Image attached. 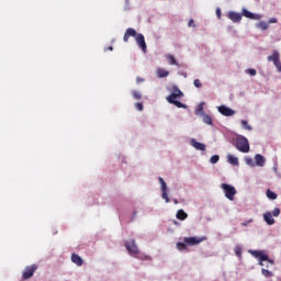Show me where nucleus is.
I'll list each match as a JSON object with an SVG mask.
<instances>
[{
	"instance_id": "nucleus-1",
	"label": "nucleus",
	"mask_w": 281,
	"mask_h": 281,
	"mask_svg": "<svg viewBox=\"0 0 281 281\" xmlns=\"http://www.w3.org/2000/svg\"><path fill=\"white\" fill-rule=\"evenodd\" d=\"M131 36L132 38H135L136 45H138L139 49L146 54V52H148V46L146 45V38L144 37V34L137 33L135 29L130 27L125 31L123 36L124 43H128V38H131Z\"/></svg>"
},
{
	"instance_id": "nucleus-2",
	"label": "nucleus",
	"mask_w": 281,
	"mask_h": 281,
	"mask_svg": "<svg viewBox=\"0 0 281 281\" xmlns=\"http://www.w3.org/2000/svg\"><path fill=\"white\" fill-rule=\"evenodd\" d=\"M179 98H183V92L179 87L172 86V92L166 98L167 102H169V104H173L178 109H188V105L178 101Z\"/></svg>"
},
{
	"instance_id": "nucleus-3",
	"label": "nucleus",
	"mask_w": 281,
	"mask_h": 281,
	"mask_svg": "<svg viewBox=\"0 0 281 281\" xmlns=\"http://www.w3.org/2000/svg\"><path fill=\"white\" fill-rule=\"evenodd\" d=\"M235 148L239 150V153H249V140L247 137L239 135L235 140Z\"/></svg>"
},
{
	"instance_id": "nucleus-4",
	"label": "nucleus",
	"mask_w": 281,
	"mask_h": 281,
	"mask_svg": "<svg viewBox=\"0 0 281 281\" xmlns=\"http://www.w3.org/2000/svg\"><path fill=\"white\" fill-rule=\"evenodd\" d=\"M252 256H255V258H259L260 267H265V262H268L269 265H273V260L269 259V255H265L260 250L252 251Z\"/></svg>"
},
{
	"instance_id": "nucleus-5",
	"label": "nucleus",
	"mask_w": 281,
	"mask_h": 281,
	"mask_svg": "<svg viewBox=\"0 0 281 281\" xmlns=\"http://www.w3.org/2000/svg\"><path fill=\"white\" fill-rule=\"evenodd\" d=\"M268 61L273 63L279 74H281L280 53H278V50H273L272 54L268 56Z\"/></svg>"
},
{
	"instance_id": "nucleus-6",
	"label": "nucleus",
	"mask_w": 281,
	"mask_h": 281,
	"mask_svg": "<svg viewBox=\"0 0 281 281\" xmlns=\"http://www.w3.org/2000/svg\"><path fill=\"white\" fill-rule=\"evenodd\" d=\"M268 61L273 63L279 74H281L280 53H278V50H273L272 54L268 56Z\"/></svg>"
},
{
	"instance_id": "nucleus-7",
	"label": "nucleus",
	"mask_w": 281,
	"mask_h": 281,
	"mask_svg": "<svg viewBox=\"0 0 281 281\" xmlns=\"http://www.w3.org/2000/svg\"><path fill=\"white\" fill-rule=\"evenodd\" d=\"M268 61L273 63L279 74H281L280 53H278V50H273L272 54L268 56Z\"/></svg>"
},
{
	"instance_id": "nucleus-8",
	"label": "nucleus",
	"mask_w": 281,
	"mask_h": 281,
	"mask_svg": "<svg viewBox=\"0 0 281 281\" xmlns=\"http://www.w3.org/2000/svg\"><path fill=\"white\" fill-rule=\"evenodd\" d=\"M222 189L225 192L226 199L229 201H234V196L236 195V189L227 183H222Z\"/></svg>"
},
{
	"instance_id": "nucleus-9",
	"label": "nucleus",
	"mask_w": 281,
	"mask_h": 281,
	"mask_svg": "<svg viewBox=\"0 0 281 281\" xmlns=\"http://www.w3.org/2000/svg\"><path fill=\"white\" fill-rule=\"evenodd\" d=\"M158 181L160 183L161 198L166 201V203H170V198L168 196V184H166V180L159 177Z\"/></svg>"
},
{
	"instance_id": "nucleus-10",
	"label": "nucleus",
	"mask_w": 281,
	"mask_h": 281,
	"mask_svg": "<svg viewBox=\"0 0 281 281\" xmlns=\"http://www.w3.org/2000/svg\"><path fill=\"white\" fill-rule=\"evenodd\" d=\"M36 269H38V266L36 265L26 266L22 273L23 280H30V278H32V276H34L36 272Z\"/></svg>"
},
{
	"instance_id": "nucleus-11",
	"label": "nucleus",
	"mask_w": 281,
	"mask_h": 281,
	"mask_svg": "<svg viewBox=\"0 0 281 281\" xmlns=\"http://www.w3.org/2000/svg\"><path fill=\"white\" fill-rule=\"evenodd\" d=\"M183 240L188 247H194L201 245L205 240V237H184Z\"/></svg>"
},
{
	"instance_id": "nucleus-12",
	"label": "nucleus",
	"mask_w": 281,
	"mask_h": 281,
	"mask_svg": "<svg viewBox=\"0 0 281 281\" xmlns=\"http://www.w3.org/2000/svg\"><path fill=\"white\" fill-rule=\"evenodd\" d=\"M125 248L131 254V256H137V254H139V248L137 247L135 239H132L131 241H126Z\"/></svg>"
},
{
	"instance_id": "nucleus-13",
	"label": "nucleus",
	"mask_w": 281,
	"mask_h": 281,
	"mask_svg": "<svg viewBox=\"0 0 281 281\" xmlns=\"http://www.w3.org/2000/svg\"><path fill=\"white\" fill-rule=\"evenodd\" d=\"M218 112L225 117H232V115H236V111L226 105L218 106Z\"/></svg>"
},
{
	"instance_id": "nucleus-14",
	"label": "nucleus",
	"mask_w": 281,
	"mask_h": 281,
	"mask_svg": "<svg viewBox=\"0 0 281 281\" xmlns=\"http://www.w3.org/2000/svg\"><path fill=\"white\" fill-rule=\"evenodd\" d=\"M241 14H243V16H245L246 19H251L252 21H260V14L251 13V12L248 11L247 9H243V10H241Z\"/></svg>"
},
{
	"instance_id": "nucleus-15",
	"label": "nucleus",
	"mask_w": 281,
	"mask_h": 281,
	"mask_svg": "<svg viewBox=\"0 0 281 281\" xmlns=\"http://www.w3.org/2000/svg\"><path fill=\"white\" fill-rule=\"evenodd\" d=\"M228 19H231V21H233V23H240V21H243V14L231 11L228 13Z\"/></svg>"
},
{
	"instance_id": "nucleus-16",
	"label": "nucleus",
	"mask_w": 281,
	"mask_h": 281,
	"mask_svg": "<svg viewBox=\"0 0 281 281\" xmlns=\"http://www.w3.org/2000/svg\"><path fill=\"white\" fill-rule=\"evenodd\" d=\"M191 146L195 148V150L205 151V144L196 142V139H191Z\"/></svg>"
},
{
	"instance_id": "nucleus-17",
	"label": "nucleus",
	"mask_w": 281,
	"mask_h": 281,
	"mask_svg": "<svg viewBox=\"0 0 281 281\" xmlns=\"http://www.w3.org/2000/svg\"><path fill=\"white\" fill-rule=\"evenodd\" d=\"M71 261L77 265V267H82L85 265V261L82 260V257L76 254L71 255Z\"/></svg>"
},
{
	"instance_id": "nucleus-18",
	"label": "nucleus",
	"mask_w": 281,
	"mask_h": 281,
	"mask_svg": "<svg viewBox=\"0 0 281 281\" xmlns=\"http://www.w3.org/2000/svg\"><path fill=\"white\" fill-rule=\"evenodd\" d=\"M156 76L157 78H168L170 76V71L164 68H157Z\"/></svg>"
},
{
	"instance_id": "nucleus-19",
	"label": "nucleus",
	"mask_w": 281,
	"mask_h": 281,
	"mask_svg": "<svg viewBox=\"0 0 281 281\" xmlns=\"http://www.w3.org/2000/svg\"><path fill=\"white\" fill-rule=\"evenodd\" d=\"M263 221H266L267 225H274L276 223V220L273 218L271 212H267L263 214Z\"/></svg>"
},
{
	"instance_id": "nucleus-20",
	"label": "nucleus",
	"mask_w": 281,
	"mask_h": 281,
	"mask_svg": "<svg viewBox=\"0 0 281 281\" xmlns=\"http://www.w3.org/2000/svg\"><path fill=\"white\" fill-rule=\"evenodd\" d=\"M227 161L231 164V166H239L238 158L235 157L234 155H227Z\"/></svg>"
},
{
	"instance_id": "nucleus-21",
	"label": "nucleus",
	"mask_w": 281,
	"mask_h": 281,
	"mask_svg": "<svg viewBox=\"0 0 281 281\" xmlns=\"http://www.w3.org/2000/svg\"><path fill=\"white\" fill-rule=\"evenodd\" d=\"M176 216H177L178 221H186V218H188V213H186V211H183V210H178Z\"/></svg>"
},
{
	"instance_id": "nucleus-22",
	"label": "nucleus",
	"mask_w": 281,
	"mask_h": 281,
	"mask_svg": "<svg viewBox=\"0 0 281 281\" xmlns=\"http://www.w3.org/2000/svg\"><path fill=\"white\" fill-rule=\"evenodd\" d=\"M255 160L257 166H265V157L262 155L257 154Z\"/></svg>"
},
{
	"instance_id": "nucleus-23",
	"label": "nucleus",
	"mask_w": 281,
	"mask_h": 281,
	"mask_svg": "<svg viewBox=\"0 0 281 281\" xmlns=\"http://www.w3.org/2000/svg\"><path fill=\"white\" fill-rule=\"evenodd\" d=\"M166 58H167V61L169 65H179L177 63V59L175 58V55L168 54V55H166Z\"/></svg>"
},
{
	"instance_id": "nucleus-24",
	"label": "nucleus",
	"mask_w": 281,
	"mask_h": 281,
	"mask_svg": "<svg viewBox=\"0 0 281 281\" xmlns=\"http://www.w3.org/2000/svg\"><path fill=\"white\" fill-rule=\"evenodd\" d=\"M267 196L268 199H271V201H276V199H278V194L271 190H267Z\"/></svg>"
},
{
	"instance_id": "nucleus-25",
	"label": "nucleus",
	"mask_w": 281,
	"mask_h": 281,
	"mask_svg": "<svg viewBox=\"0 0 281 281\" xmlns=\"http://www.w3.org/2000/svg\"><path fill=\"white\" fill-rule=\"evenodd\" d=\"M257 27H259V30H269V23L261 21L257 23Z\"/></svg>"
},
{
	"instance_id": "nucleus-26",
	"label": "nucleus",
	"mask_w": 281,
	"mask_h": 281,
	"mask_svg": "<svg viewBox=\"0 0 281 281\" xmlns=\"http://www.w3.org/2000/svg\"><path fill=\"white\" fill-rule=\"evenodd\" d=\"M177 249L179 251H186V249H188V244L184 243H177Z\"/></svg>"
},
{
	"instance_id": "nucleus-27",
	"label": "nucleus",
	"mask_w": 281,
	"mask_h": 281,
	"mask_svg": "<svg viewBox=\"0 0 281 281\" xmlns=\"http://www.w3.org/2000/svg\"><path fill=\"white\" fill-rule=\"evenodd\" d=\"M261 273L262 276H265L266 278H273V273L271 271H269L268 269L262 268L261 269Z\"/></svg>"
},
{
	"instance_id": "nucleus-28",
	"label": "nucleus",
	"mask_w": 281,
	"mask_h": 281,
	"mask_svg": "<svg viewBox=\"0 0 281 281\" xmlns=\"http://www.w3.org/2000/svg\"><path fill=\"white\" fill-rule=\"evenodd\" d=\"M241 126L243 128H245L246 131H252L251 125H249V122H247L246 120L241 121Z\"/></svg>"
},
{
	"instance_id": "nucleus-29",
	"label": "nucleus",
	"mask_w": 281,
	"mask_h": 281,
	"mask_svg": "<svg viewBox=\"0 0 281 281\" xmlns=\"http://www.w3.org/2000/svg\"><path fill=\"white\" fill-rule=\"evenodd\" d=\"M235 254L238 258H240L243 256V248L240 246H236Z\"/></svg>"
},
{
	"instance_id": "nucleus-30",
	"label": "nucleus",
	"mask_w": 281,
	"mask_h": 281,
	"mask_svg": "<svg viewBox=\"0 0 281 281\" xmlns=\"http://www.w3.org/2000/svg\"><path fill=\"white\" fill-rule=\"evenodd\" d=\"M132 95L134 100H139L142 98V93H139L137 90H133Z\"/></svg>"
},
{
	"instance_id": "nucleus-31",
	"label": "nucleus",
	"mask_w": 281,
	"mask_h": 281,
	"mask_svg": "<svg viewBox=\"0 0 281 281\" xmlns=\"http://www.w3.org/2000/svg\"><path fill=\"white\" fill-rule=\"evenodd\" d=\"M203 122H204V124H210V125H212V116H210V115H204V116H203Z\"/></svg>"
},
{
	"instance_id": "nucleus-32",
	"label": "nucleus",
	"mask_w": 281,
	"mask_h": 281,
	"mask_svg": "<svg viewBox=\"0 0 281 281\" xmlns=\"http://www.w3.org/2000/svg\"><path fill=\"white\" fill-rule=\"evenodd\" d=\"M218 159H221V157L218 155H214L211 157L210 161L211 164H218Z\"/></svg>"
},
{
	"instance_id": "nucleus-33",
	"label": "nucleus",
	"mask_w": 281,
	"mask_h": 281,
	"mask_svg": "<svg viewBox=\"0 0 281 281\" xmlns=\"http://www.w3.org/2000/svg\"><path fill=\"white\" fill-rule=\"evenodd\" d=\"M193 85H194V87H196V89H201V87H203V85L201 83V80H199V79H195L193 81Z\"/></svg>"
},
{
	"instance_id": "nucleus-34",
	"label": "nucleus",
	"mask_w": 281,
	"mask_h": 281,
	"mask_svg": "<svg viewBox=\"0 0 281 281\" xmlns=\"http://www.w3.org/2000/svg\"><path fill=\"white\" fill-rule=\"evenodd\" d=\"M246 74H249V76H256L257 71L254 68H249L246 70Z\"/></svg>"
},
{
	"instance_id": "nucleus-35",
	"label": "nucleus",
	"mask_w": 281,
	"mask_h": 281,
	"mask_svg": "<svg viewBox=\"0 0 281 281\" xmlns=\"http://www.w3.org/2000/svg\"><path fill=\"white\" fill-rule=\"evenodd\" d=\"M135 109H136L137 111H144V104H142V103H135Z\"/></svg>"
},
{
	"instance_id": "nucleus-36",
	"label": "nucleus",
	"mask_w": 281,
	"mask_h": 281,
	"mask_svg": "<svg viewBox=\"0 0 281 281\" xmlns=\"http://www.w3.org/2000/svg\"><path fill=\"white\" fill-rule=\"evenodd\" d=\"M272 216H280V209H274L273 211H272Z\"/></svg>"
},
{
	"instance_id": "nucleus-37",
	"label": "nucleus",
	"mask_w": 281,
	"mask_h": 281,
	"mask_svg": "<svg viewBox=\"0 0 281 281\" xmlns=\"http://www.w3.org/2000/svg\"><path fill=\"white\" fill-rule=\"evenodd\" d=\"M188 26L189 27H196V25H194V20H190L189 23H188Z\"/></svg>"
},
{
	"instance_id": "nucleus-38",
	"label": "nucleus",
	"mask_w": 281,
	"mask_h": 281,
	"mask_svg": "<svg viewBox=\"0 0 281 281\" xmlns=\"http://www.w3.org/2000/svg\"><path fill=\"white\" fill-rule=\"evenodd\" d=\"M144 80H145L144 78L137 77V78H136V83H137V85H142V82H144Z\"/></svg>"
},
{
	"instance_id": "nucleus-39",
	"label": "nucleus",
	"mask_w": 281,
	"mask_h": 281,
	"mask_svg": "<svg viewBox=\"0 0 281 281\" xmlns=\"http://www.w3.org/2000/svg\"><path fill=\"white\" fill-rule=\"evenodd\" d=\"M268 23H278V19L271 18V19L268 21Z\"/></svg>"
},
{
	"instance_id": "nucleus-40",
	"label": "nucleus",
	"mask_w": 281,
	"mask_h": 281,
	"mask_svg": "<svg viewBox=\"0 0 281 281\" xmlns=\"http://www.w3.org/2000/svg\"><path fill=\"white\" fill-rule=\"evenodd\" d=\"M216 15L218 19H221V9H216Z\"/></svg>"
},
{
	"instance_id": "nucleus-41",
	"label": "nucleus",
	"mask_w": 281,
	"mask_h": 281,
	"mask_svg": "<svg viewBox=\"0 0 281 281\" xmlns=\"http://www.w3.org/2000/svg\"><path fill=\"white\" fill-rule=\"evenodd\" d=\"M106 49H109V52H113V46H109Z\"/></svg>"
},
{
	"instance_id": "nucleus-42",
	"label": "nucleus",
	"mask_w": 281,
	"mask_h": 281,
	"mask_svg": "<svg viewBox=\"0 0 281 281\" xmlns=\"http://www.w3.org/2000/svg\"><path fill=\"white\" fill-rule=\"evenodd\" d=\"M244 227H247V223H243Z\"/></svg>"
},
{
	"instance_id": "nucleus-43",
	"label": "nucleus",
	"mask_w": 281,
	"mask_h": 281,
	"mask_svg": "<svg viewBox=\"0 0 281 281\" xmlns=\"http://www.w3.org/2000/svg\"><path fill=\"white\" fill-rule=\"evenodd\" d=\"M200 111H203V106H200Z\"/></svg>"
},
{
	"instance_id": "nucleus-44",
	"label": "nucleus",
	"mask_w": 281,
	"mask_h": 281,
	"mask_svg": "<svg viewBox=\"0 0 281 281\" xmlns=\"http://www.w3.org/2000/svg\"><path fill=\"white\" fill-rule=\"evenodd\" d=\"M175 203H177V200H175Z\"/></svg>"
}]
</instances>
